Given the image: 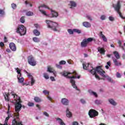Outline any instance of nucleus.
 Wrapping results in <instances>:
<instances>
[{
  "label": "nucleus",
  "mask_w": 125,
  "mask_h": 125,
  "mask_svg": "<svg viewBox=\"0 0 125 125\" xmlns=\"http://www.w3.org/2000/svg\"><path fill=\"white\" fill-rule=\"evenodd\" d=\"M50 10H51V14L49 15V17H58V13L55 11L52 10L51 9H50Z\"/></svg>",
  "instance_id": "1a4fd4ad"
},
{
  "label": "nucleus",
  "mask_w": 125,
  "mask_h": 125,
  "mask_svg": "<svg viewBox=\"0 0 125 125\" xmlns=\"http://www.w3.org/2000/svg\"><path fill=\"white\" fill-rule=\"evenodd\" d=\"M47 72H49V73H53L54 76L56 77V72H54V69L52 67L48 66Z\"/></svg>",
  "instance_id": "f8f14e48"
},
{
  "label": "nucleus",
  "mask_w": 125,
  "mask_h": 125,
  "mask_svg": "<svg viewBox=\"0 0 125 125\" xmlns=\"http://www.w3.org/2000/svg\"><path fill=\"white\" fill-rule=\"evenodd\" d=\"M33 34L35 35V36H40V35H41V33L40 32V31H39L37 29H34L33 30Z\"/></svg>",
  "instance_id": "cd10ccee"
},
{
  "label": "nucleus",
  "mask_w": 125,
  "mask_h": 125,
  "mask_svg": "<svg viewBox=\"0 0 125 125\" xmlns=\"http://www.w3.org/2000/svg\"><path fill=\"white\" fill-rule=\"evenodd\" d=\"M4 14H5L4 11L3 10L0 9V15L1 16H3Z\"/></svg>",
  "instance_id": "37998d69"
},
{
  "label": "nucleus",
  "mask_w": 125,
  "mask_h": 125,
  "mask_svg": "<svg viewBox=\"0 0 125 125\" xmlns=\"http://www.w3.org/2000/svg\"><path fill=\"white\" fill-rule=\"evenodd\" d=\"M70 5H71V7L70 8H72V7H76V6H77V4L76 3V2L74 1H70Z\"/></svg>",
  "instance_id": "c756f323"
},
{
  "label": "nucleus",
  "mask_w": 125,
  "mask_h": 125,
  "mask_svg": "<svg viewBox=\"0 0 125 125\" xmlns=\"http://www.w3.org/2000/svg\"><path fill=\"white\" fill-rule=\"evenodd\" d=\"M83 25L86 28H90V27H91V24L87 21L83 22Z\"/></svg>",
  "instance_id": "dca6fc26"
},
{
  "label": "nucleus",
  "mask_w": 125,
  "mask_h": 125,
  "mask_svg": "<svg viewBox=\"0 0 125 125\" xmlns=\"http://www.w3.org/2000/svg\"><path fill=\"white\" fill-rule=\"evenodd\" d=\"M80 101L83 104H85V101L84 100L82 99L80 100Z\"/></svg>",
  "instance_id": "bf43d9fd"
},
{
  "label": "nucleus",
  "mask_w": 125,
  "mask_h": 125,
  "mask_svg": "<svg viewBox=\"0 0 125 125\" xmlns=\"http://www.w3.org/2000/svg\"><path fill=\"white\" fill-rule=\"evenodd\" d=\"M72 125H79V123L75 121V122H73V123H72Z\"/></svg>",
  "instance_id": "69168bd1"
},
{
  "label": "nucleus",
  "mask_w": 125,
  "mask_h": 125,
  "mask_svg": "<svg viewBox=\"0 0 125 125\" xmlns=\"http://www.w3.org/2000/svg\"><path fill=\"white\" fill-rule=\"evenodd\" d=\"M26 73L27 74V76L28 77H29V78H30V79H32V78L33 77V76H32V75H31V73H29V72L26 71Z\"/></svg>",
  "instance_id": "8fccbe9b"
},
{
  "label": "nucleus",
  "mask_w": 125,
  "mask_h": 125,
  "mask_svg": "<svg viewBox=\"0 0 125 125\" xmlns=\"http://www.w3.org/2000/svg\"><path fill=\"white\" fill-rule=\"evenodd\" d=\"M20 21L21 23H25V17L22 16L21 18Z\"/></svg>",
  "instance_id": "f704fd0d"
},
{
  "label": "nucleus",
  "mask_w": 125,
  "mask_h": 125,
  "mask_svg": "<svg viewBox=\"0 0 125 125\" xmlns=\"http://www.w3.org/2000/svg\"><path fill=\"white\" fill-rule=\"evenodd\" d=\"M113 61L114 63V65L115 66H121L122 65V62H118V60L117 59H114V58H112Z\"/></svg>",
  "instance_id": "4468645a"
},
{
  "label": "nucleus",
  "mask_w": 125,
  "mask_h": 125,
  "mask_svg": "<svg viewBox=\"0 0 125 125\" xmlns=\"http://www.w3.org/2000/svg\"><path fill=\"white\" fill-rule=\"evenodd\" d=\"M25 4L26 5H27V4H30V6H31V7H32V6H33V5H32V4L30 3L29 2H28L27 0H26V1H25Z\"/></svg>",
  "instance_id": "603ef678"
},
{
  "label": "nucleus",
  "mask_w": 125,
  "mask_h": 125,
  "mask_svg": "<svg viewBox=\"0 0 125 125\" xmlns=\"http://www.w3.org/2000/svg\"><path fill=\"white\" fill-rule=\"evenodd\" d=\"M98 51L101 53V54H105V50L103 48H101L100 47H99L98 48Z\"/></svg>",
  "instance_id": "f3484780"
},
{
  "label": "nucleus",
  "mask_w": 125,
  "mask_h": 125,
  "mask_svg": "<svg viewBox=\"0 0 125 125\" xmlns=\"http://www.w3.org/2000/svg\"><path fill=\"white\" fill-rule=\"evenodd\" d=\"M56 66L57 67V68H58V69H62V66H61L60 65V64H56Z\"/></svg>",
  "instance_id": "5fc2aeb1"
},
{
  "label": "nucleus",
  "mask_w": 125,
  "mask_h": 125,
  "mask_svg": "<svg viewBox=\"0 0 125 125\" xmlns=\"http://www.w3.org/2000/svg\"><path fill=\"white\" fill-rule=\"evenodd\" d=\"M109 20H110V21H114V20H115V19L114 18V17L110 16L109 17Z\"/></svg>",
  "instance_id": "6e6d98bb"
},
{
  "label": "nucleus",
  "mask_w": 125,
  "mask_h": 125,
  "mask_svg": "<svg viewBox=\"0 0 125 125\" xmlns=\"http://www.w3.org/2000/svg\"><path fill=\"white\" fill-rule=\"evenodd\" d=\"M27 16H33L34 15V13L29 11L26 13Z\"/></svg>",
  "instance_id": "e433bc0d"
},
{
  "label": "nucleus",
  "mask_w": 125,
  "mask_h": 125,
  "mask_svg": "<svg viewBox=\"0 0 125 125\" xmlns=\"http://www.w3.org/2000/svg\"><path fill=\"white\" fill-rule=\"evenodd\" d=\"M100 76L103 77V78H107V76H105V74H106V72L105 71L103 70L101 73H99Z\"/></svg>",
  "instance_id": "c85d7f7f"
},
{
  "label": "nucleus",
  "mask_w": 125,
  "mask_h": 125,
  "mask_svg": "<svg viewBox=\"0 0 125 125\" xmlns=\"http://www.w3.org/2000/svg\"><path fill=\"white\" fill-rule=\"evenodd\" d=\"M86 41L88 43V42H92L93 41V39L91 38H89L86 39Z\"/></svg>",
  "instance_id": "ea45409f"
},
{
  "label": "nucleus",
  "mask_w": 125,
  "mask_h": 125,
  "mask_svg": "<svg viewBox=\"0 0 125 125\" xmlns=\"http://www.w3.org/2000/svg\"><path fill=\"white\" fill-rule=\"evenodd\" d=\"M34 100L35 102H37V103H40V102H42V99H41L39 97H35Z\"/></svg>",
  "instance_id": "5701e85b"
},
{
  "label": "nucleus",
  "mask_w": 125,
  "mask_h": 125,
  "mask_svg": "<svg viewBox=\"0 0 125 125\" xmlns=\"http://www.w3.org/2000/svg\"><path fill=\"white\" fill-rule=\"evenodd\" d=\"M28 62L29 65L31 66H36L37 65V62L35 61V59L32 56H29L28 57Z\"/></svg>",
  "instance_id": "0eeeda50"
},
{
  "label": "nucleus",
  "mask_w": 125,
  "mask_h": 125,
  "mask_svg": "<svg viewBox=\"0 0 125 125\" xmlns=\"http://www.w3.org/2000/svg\"><path fill=\"white\" fill-rule=\"evenodd\" d=\"M35 105V104L34 103H31L29 102L28 104V105L29 106V107H33Z\"/></svg>",
  "instance_id": "09e8293b"
},
{
  "label": "nucleus",
  "mask_w": 125,
  "mask_h": 125,
  "mask_svg": "<svg viewBox=\"0 0 125 125\" xmlns=\"http://www.w3.org/2000/svg\"><path fill=\"white\" fill-rule=\"evenodd\" d=\"M116 76H117V78H121V74H120V73H119V72H117Z\"/></svg>",
  "instance_id": "13d9d810"
},
{
  "label": "nucleus",
  "mask_w": 125,
  "mask_h": 125,
  "mask_svg": "<svg viewBox=\"0 0 125 125\" xmlns=\"http://www.w3.org/2000/svg\"><path fill=\"white\" fill-rule=\"evenodd\" d=\"M43 114L44 116H45L46 117H49V114H48L46 111H44Z\"/></svg>",
  "instance_id": "3c124183"
},
{
  "label": "nucleus",
  "mask_w": 125,
  "mask_h": 125,
  "mask_svg": "<svg viewBox=\"0 0 125 125\" xmlns=\"http://www.w3.org/2000/svg\"><path fill=\"white\" fill-rule=\"evenodd\" d=\"M83 69H84V70H87V68H88L89 66V63H83Z\"/></svg>",
  "instance_id": "bb28decb"
},
{
  "label": "nucleus",
  "mask_w": 125,
  "mask_h": 125,
  "mask_svg": "<svg viewBox=\"0 0 125 125\" xmlns=\"http://www.w3.org/2000/svg\"><path fill=\"white\" fill-rule=\"evenodd\" d=\"M62 76L63 77H65V78H67V79H70V83L74 88H75L78 90V87L77 85H76V81L74 80V79H80L81 78V76H77L78 73L76 71H73V72H67L65 71H64L63 73H62ZM74 75L75 76H69L68 75Z\"/></svg>",
  "instance_id": "f257e3e1"
},
{
  "label": "nucleus",
  "mask_w": 125,
  "mask_h": 125,
  "mask_svg": "<svg viewBox=\"0 0 125 125\" xmlns=\"http://www.w3.org/2000/svg\"><path fill=\"white\" fill-rule=\"evenodd\" d=\"M43 77L46 79V80H48L49 79V77L48 76V75H47V73H44Z\"/></svg>",
  "instance_id": "a19ab883"
},
{
  "label": "nucleus",
  "mask_w": 125,
  "mask_h": 125,
  "mask_svg": "<svg viewBox=\"0 0 125 125\" xmlns=\"http://www.w3.org/2000/svg\"><path fill=\"white\" fill-rule=\"evenodd\" d=\"M47 98L48 99V100H49L50 101H52V98L50 96H48L47 97Z\"/></svg>",
  "instance_id": "e2e57ef3"
},
{
  "label": "nucleus",
  "mask_w": 125,
  "mask_h": 125,
  "mask_svg": "<svg viewBox=\"0 0 125 125\" xmlns=\"http://www.w3.org/2000/svg\"><path fill=\"white\" fill-rule=\"evenodd\" d=\"M36 107L37 108H38L39 110H41V106H40V105L39 104H36Z\"/></svg>",
  "instance_id": "774afa93"
},
{
  "label": "nucleus",
  "mask_w": 125,
  "mask_h": 125,
  "mask_svg": "<svg viewBox=\"0 0 125 125\" xmlns=\"http://www.w3.org/2000/svg\"><path fill=\"white\" fill-rule=\"evenodd\" d=\"M62 104H63V105H65V106H67V105H69V100L66 99V98H62V101H61Z\"/></svg>",
  "instance_id": "9b49d317"
},
{
  "label": "nucleus",
  "mask_w": 125,
  "mask_h": 125,
  "mask_svg": "<svg viewBox=\"0 0 125 125\" xmlns=\"http://www.w3.org/2000/svg\"><path fill=\"white\" fill-rule=\"evenodd\" d=\"M87 42L86 41V39H83L81 42V46L82 47H86L87 46Z\"/></svg>",
  "instance_id": "ddd939ff"
},
{
  "label": "nucleus",
  "mask_w": 125,
  "mask_h": 125,
  "mask_svg": "<svg viewBox=\"0 0 125 125\" xmlns=\"http://www.w3.org/2000/svg\"><path fill=\"white\" fill-rule=\"evenodd\" d=\"M108 102H109V103H110L111 105H113V106H116V105H117V103L113 100V99H109Z\"/></svg>",
  "instance_id": "a211bd4d"
},
{
  "label": "nucleus",
  "mask_w": 125,
  "mask_h": 125,
  "mask_svg": "<svg viewBox=\"0 0 125 125\" xmlns=\"http://www.w3.org/2000/svg\"><path fill=\"white\" fill-rule=\"evenodd\" d=\"M57 121H59V123L60 125H66L65 123H64V122H63V120L61 119V118H56Z\"/></svg>",
  "instance_id": "a878e982"
},
{
  "label": "nucleus",
  "mask_w": 125,
  "mask_h": 125,
  "mask_svg": "<svg viewBox=\"0 0 125 125\" xmlns=\"http://www.w3.org/2000/svg\"><path fill=\"white\" fill-rule=\"evenodd\" d=\"M66 113L67 118H71V117H72V113L69 111V108H67Z\"/></svg>",
  "instance_id": "4be33fe9"
},
{
  "label": "nucleus",
  "mask_w": 125,
  "mask_h": 125,
  "mask_svg": "<svg viewBox=\"0 0 125 125\" xmlns=\"http://www.w3.org/2000/svg\"><path fill=\"white\" fill-rule=\"evenodd\" d=\"M50 80L52 81V82H54V81H55V79L54 78V77L51 76L50 77Z\"/></svg>",
  "instance_id": "680f3d73"
},
{
  "label": "nucleus",
  "mask_w": 125,
  "mask_h": 125,
  "mask_svg": "<svg viewBox=\"0 0 125 125\" xmlns=\"http://www.w3.org/2000/svg\"><path fill=\"white\" fill-rule=\"evenodd\" d=\"M11 7L13 9H16V8H17V5H16V4L15 3L11 4Z\"/></svg>",
  "instance_id": "58836bf2"
},
{
  "label": "nucleus",
  "mask_w": 125,
  "mask_h": 125,
  "mask_svg": "<svg viewBox=\"0 0 125 125\" xmlns=\"http://www.w3.org/2000/svg\"><path fill=\"white\" fill-rule=\"evenodd\" d=\"M12 96H14V99L17 103L15 104V110L16 113H14V115L15 117H17V119H19V112L21 111V108H22V101L21 100V98L18 97L16 94H12Z\"/></svg>",
  "instance_id": "f03ea898"
},
{
  "label": "nucleus",
  "mask_w": 125,
  "mask_h": 125,
  "mask_svg": "<svg viewBox=\"0 0 125 125\" xmlns=\"http://www.w3.org/2000/svg\"><path fill=\"white\" fill-rule=\"evenodd\" d=\"M101 20H105V19H106V17L104 15H102L101 17Z\"/></svg>",
  "instance_id": "864d4df0"
},
{
  "label": "nucleus",
  "mask_w": 125,
  "mask_h": 125,
  "mask_svg": "<svg viewBox=\"0 0 125 125\" xmlns=\"http://www.w3.org/2000/svg\"><path fill=\"white\" fill-rule=\"evenodd\" d=\"M33 41H34L35 42H40V39L37 37L33 38Z\"/></svg>",
  "instance_id": "c9c22d12"
},
{
  "label": "nucleus",
  "mask_w": 125,
  "mask_h": 125,
  "mask_svg": "<svg viewBox=\"0 0 125 125\" xmlns=\"http://www.w3.org/2000/svg\"><path fill=\"white\" fill-rule=\"evenodd\" d=\"M95 71L97 72L98 74L102 72L103 71V69H102V66L100 65L97 66L95 68Z\"/></svg>",
  "instance_id": "2eb2a0df"
},
{
  "label": "nucleus",
  "mask_w": 125,
  "mask_h": 125,
  "mask_svg": "<svg viewBox=\"0 0 125 125\" xmlns=\"http://www.w3.org/2000/svg\"><path fill=\"white\" fill-rule=\"evenodd\" d=\"M88 115L90 118H95V117H97V116H98L99 113L95 109H91L89 111Z\"/></svg>",
  "instance_id": "423d86ee"
},
{
  "label": "nucleus",
  "mask_w": 125,
  "mask_h": 125,
  "mask_svg": "<svg viewBox=\"0 0 125 125\" xmlns=\"http://www.w3.org/2000/svg\"><path fill=\"white\" fill-rule=\"evenodd\" d=\"M67 31L70 35H73V34H74V30H72L71 29H68Z\"/></svg>",
  "instance_id": "c03bdc74"
},
{
  "label": "nucleus",
  "mask_w": 125,
  "mask_h": 125,
  "mask_svg": "<svg viewBox=\"0 0 125 125\" xmlns=\"http://www.w3.org/2000/svg\"><path fill=\"white\" fill-rule=\"evenodd\" d=\"M106 64L107 66H109V67H111V62L109 61L107 62Z\"/></svg>",
  "instance_id": "338daca9"
},
{
  "label": "nucleus",
  "mask_w": 125,
  "mask_h": 125,
  "mask_svg": "<svg viewBox=\"0 0 125 125\" xmlns=\"http://www.w3.org/2000/svg\"><path fill=\"white\" fill-rule=\"evenodd\" d=\"M17 78L19 81V83H22L24 82V78L21 77V76H19V75L17 76Z\"/></svg>",
  "instance_id": "412c9836"
},
{
  "label": "nucleus",
  "mask_w": 125,
  "mask_h": 125,
  "mask_svg": "<svg viewBox=\"0 0 125 125\" xmlns=\"http://www.w3.org/2000/svg\"><path fill=\"white\" fill-rule=\"evenodd\" d=\"M88 92H89V93H90V94H91V95H94V96H95V97H97V96H98L97 93H96V92H95L92 91L91 90H89Z\"/></svg>",
  "instance_id": "7c9ffc66"
},
{
  "label": "nucleus",
  "mask_w": 125,
  "mask_h": 125,
  "mask_svg": "<svg viewBox=\"0 0 125 125\" xmlns=\"http://www.w3.org/2000/svg\"><path fill=\"white\" fill-rule=\"evenodd\" d=\"M9 96V93H7L5 92L4 93V99L6 101H9V99H8V96Z\"/></svg>",
  "instance_id": "b1692460"
},
{
  "label": "nucleus",
  "mask_w": 125,
  "mask_h": 125,
  "mask_svg": "<svg viewBox=\"0 0 125 125\" xmlns=\"http://www.w3.org/2000/svg\"><path fill=\"white\" fill-rule=\"evenodd\" d=\"M118 44H119V47H120L121 48H122L123 50H125V48H124V46L122 45V42H121V41L119 40L118 42Z\"/></svg>",
  "instance_id": "473e14b6"
},
{
  "label": "nucleus",
  "mask_w": 125,
  "mask_h": 125,
  "mask_svg": "<svg viewBox=\"0 0 125 125\" xmlns=\"http://www.w3.org/2000/svg\"><path fill=\"white\" fill-rule=\"evenodd\" d=\"M95 76L96 79H98V80H103L104 81V80H105V79L104 78H100V77H99V76L96 74V73L95 74Z\"/></svg>",
  "instance_id": "49530a36"
},
{
  "label": "nucleus",
  "mask_w": 125,
  "mask_h": 125,
  "mask_svg": "<svg viewBox=\"0 0 125 125\" xmlns=\"http://www.w3.org/2000/svg\"><path fill=\"white\" fill-rule=\"evenodd\" d=\"M26 32H27V29L23 25H19L17 28L16 33L20 34L21 36L26 35Z\"/></svg>",
  "instance_id": "39448f33"
},
{
  "label": "nucleus",
  "mask_w": 125,
  "mask_h": 125,
  "mask_svg": "<svg viewBox=\"0 0 125 125\" xmlns=\"http://www.w3.org/2000/svg\"><path fill=\"white\" fill-rule=\"evenodd\" d=\"M91 68H92V69H91V70H89V72H90V73H91L94 76L96 74V71L95 70V69H94L93 68V66H91Z\"/></svg>",
  "instance_id": "393cba45"
},
{
  "label": "nucleus",
  "mask_w": 125,
  "mask_h": 125,
  "mask_svg": "<svg viewBox=\"0 0 125 125\" xmlns=\"http://www.w3.org/2000/svg\"><path fill=\"white\" fill-rule=\"evenodd\" d=\"M113 7H114L115 11H117V13L119 14L121 18H122V19H125V17L123 16V14H122V13L120 11V9H121V7H122V5H121V1H118L117 4L115 5H113Z\"/></svg>",
  "instance_id": "20e7f679"
},
{
  "label": "nucleus",
  "mask_w": 125,
  "mask_h": 125,
  "mask_svg": "<svg viewBox=\"0 0 125 125\" xmlns=\"http://www.w3.org/2000/svg\"><path fill=\"white\" fill-rule=\"evenodd\" d=\"M15 69L17 71V73H18V76H19L21 77V70L19 69V68H15Z\"/></svg>",
  "instance_id": "2f4dec72"
},
{
  "label": "nucleus",
  "mask_w": 125,
  "mask_h": 125,
  "mask_svg": "<svg viewBox=\"0 0 125 125\" xmlns=\"http://www.w3.org/2000/svg\"><path fill=\"white\" fill-rule=\"evenodd\" d=\"M41 7H44L45 8H47L48 9H50V8L45 4L41 5L39 7V9L40 12H41L43 15H45V16H48L47 14H46V12H45V11H43V10H41Z\"/></svg>",
  "instance_id": "6e6552de"
},
{
  "label": "nucleus",
  "mask_w": 125,
  "mask_h": 125,
  "mask_svg": "<svg viewBox=\"0 0 125 125\" xmlns=\"http://www.w3.org/2000/svg\"><path fill=\"white\" fill-rule=\"evenodd\" d=\"M9 47L12 51H16V45L13 42H11L9 44Z\"/></svg>",
  "instance_id": "9d476101"
},
{
  "label": "nucleus",
  "mask_w": 125,
  "mask_h": 125,
  "mask_svg": "<svg viewBox=\"0 0 125 125\" xmlns=\"http://www.w3.org/2000/svg\"><path fill=\"white\" fill-rule=\"evenodd\" d=\"M73 32L75 33H77V34H81L82 33V31L79 29H74Z\"/></svg>",
  "instance_id": "4c0bfd02"
},
{
  "label": "nucleus",
  "mask_w": 125,
  "mask_h": 125,
  "mask_svg": "<svg viewBox=\"0 0 125 125\" xmlns=\"http://www.w3.org/2000/svg\"><path fill=\"white\" fill-rule=\"evenodd\" d=\"M45 22L46 24H47L48 28L51 29L54 32H57V31H58L57 30V28H58V23L49 20H46Z\"/></svg>",
  "instance_id": "7ed1b4c3"
},
{
  "label": "nucleus",
  "mask_w": 125,
  "mask_h": 125,
  "mask_svg": "<svg viewBox=\"0 0 125 125\" xmlns=\"http://www.w3.org/2000/svg\"><path fill=\"white\" fill-rule=\"evenodd\" d=\"M0 46L1 47H3L4 46V43L3 42H0Z\"/></svg>",
  "instance_id": "052dcab7"
},
{
  "label": "nucleus",
  "mask_w": 125,
  "mask_h": 125,
  "mask_svg": "<svg viewBox=\"0 0 125 125\" xmlns=\"http://www.w3.org/2000/svg\"><path fill=\"white\" fill-rule=\"evenodd\" d=\"M86 17L87 19H88V20H90V21H91L92 20V19H91V17L90 16L87 15V16H86Z\"/></svg>",
  "instance_id": "4d7b16f0"
},
{
  "label": "nucleus",
  "mask_w": 125,
  "mask_h": 125,
  "mask_svg": "<svg viewBox=\"0 0 125 125\" xmlns=\"http://www.w3.org/2000/svg\"><path fill=\"white\" fill-rule=\"evenodd\" d=\"M43 93L45 94V95H49V91L46 90H44L43 91Z\"/></svg>",
  "instance_id": "79ce46f5"
},
{
  "label": "nucleus",
  "mask_w": 125,
  "mask_h": 125,
  "mask_svg": "<svg viewBox=\"0 0 125 125\" xmlns=\"http://www.w3.org/2000/svg\"><path fill=\"white\" fill-rule=\"evenodd\" d=\"M113 54L115 57H116V59H120V58H121V57H120V54H119V53L118 52V51H114Z\"/></svg>",
  "instance_id": "6ab92c4d"
},
{
  "label": "nucleus",
  "mask_w": 125,
  "mask_h": 125,
  "mask_svg": "<svg viewBox=\"0 0 125 125\" xmlns=\"http://www.w3.org/2000/svg\"><path fill=\"white\" fill-rule=\"evenodd\" d=\"M31 80V84L32 86L34 85L35 83H36V81L35 79H34V78L32 77V78H30Z\"/></svg>",
  "instance_id": "72a5a7b5"
},
{
  "label": "nucleus",
  "mask_w": 125,
  "mask_h": 125,
  "mask_svg": "<svg viewBox=\"0 0 125 125\" xmlns=\"http://www.w3.org/2000/svg\"><path fill=\"white\" fill-rule=\"evenodd\" d=\"M100 37H101L104 41V42H107V38H106V37L104 36L103 34V32L102 31H101L100 33Z\"/></svg>",
  "instance_id": "aec40b11"
},
{
  "label": "nucleus",
  "mask_w": 125,
  "mask_h": 125,
  "mask_svg": "<svg viewBox=\"0 0 125 125\" xmlns=\"http://www.w3.org/2000/svg\"><path fill=\"white\" fill-rule=\"evenodd\" d=\"M7 38H6L5 36L4 37V42H7Z\"/></svg>",
  "instance_id": "0e129e2a"
},
{
  "label": "nucleus",
  "mask_w": 125,
  "mask_h": 125,
  "mask_svg": "<svg viewBox=\"0 0 125 125\" xmlns=\"http://www.w3.org/2000/svg\"><path fill=\"white\" fill-rule=\"evenodd\" d=\"M59 64H60V65H65V64H66V61H61L59 62Z\"/></svg>",
  "instance_id": "a18cd8bd"
},
{
  "label": "nucleus",
  "mask_w": 125,
  "mask_h": 125,
  "mask_svg": "<svg viewBox=\"0 0 125 125\" xmlns=\"http://www.w3.org/2000/svg\"><path fill=\"white\" fill-rule=\"evenodd\" d=\"M10 117H12L11 115H8V117L6 118L5 120V123H7L8 122V120H9V118Z\"/></svg>",
  "instance_id": "de8ad7c7"
}]
</instances>
